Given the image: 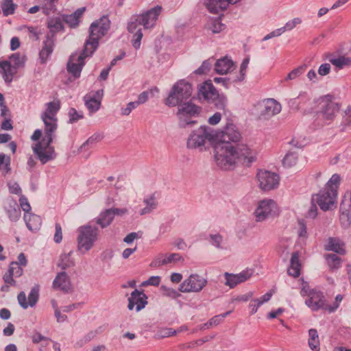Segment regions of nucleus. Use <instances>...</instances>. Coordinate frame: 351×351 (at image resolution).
Here are the masks:
<instances>
[{
  "mask_svg": "<svg viewBox=\"0 0 351 351\" xmlns=\"http://www.w3.org/2000/svg\"><path fill=\"white\" fill-rule=\"evenodd\" d=\"M344 245V243L339 239L329 238L326 245V249L343 255L346 253Z\"/></svg>",
  "mask_w": 351,
  "mask_h": 351,
  "instance_id": "obj_33",
  "label": "nucleus"
},
{
  "mask_svg": "<svg viewBox=\"0 0 351 351\" xmlns=\"http://www.w3.org/2000/svg\"><path fill=\"white\" fill-rule=\"evenodd\" d=\"M306 66L301 65L289 72L285 78V81L293 80L302 75L306 71Z\"/></svg>",
  "mask_w": 351,
  "mask_h": 351,
  "instance_id": "obj_41",
  "label": "nucleus"
},
{
  "mask_svg": "<svg viewBox=\"0 0 351 351\" xmlns=\"http://www.w3.org/2000/svg\"><path fill=\"white\" fill-rule=\"evenodd\" d=\"M207 283V279L204 276L192 274L180 284L179 291L182 293H199Z\"/></svg>",
  "mask_w": 351,
  "mask_h": 351,
  "instance_id": "obj_11",
  "label": "nucleus"
},
{
  "mask_svg": "<svg viewBox=\"0 0 351 351\" xmlns=\"http://www.w3.org/2000/svg\"><path fill=\"white\" fill-rule=\"evenodd\" d=\"M258 187L261 191H269L279 185L280 178L278 174L267 170H259L256 173Z\"/></svg>",
  "mask_w": 351,
  "mask_h": 351,
  "instance_id": "obj_13",
  "label": "nucleus"
},
{
  "mask_svg": "<svg viewBox=\"0 0 351 351\" xmlns=\"http://www.w3.org/2000/svg\"><path fill=\"white\" fill-rule=\"evenodd\" d=\"M147 297L143 291L135 289L131 293L130 297L128 298V308L132 311L135 307L136 311H140L147 305Z\"/></svg>",
  "mask_w": 351,
  "mask_h": 351,
  "instance_id": "obj_17",
  "label": "nucleus"
},
{
  "mask_svg": "<svg viewBox=\"0 0 351 351\" xmlns=\"http://www.w3.org/2000/svg\"><path fill=\"white\" fill-rule=\"evenodd\" d=\"M210 243L213 245L217 248H221L223 237L219 234H213L210 235Z\"/></svg>",
  "mask_w": 351,
  "mask_h": 351,
  "instance_id": "obj_56",
  "label": "nucleus"
},
{
  "mask_svg": "<svg viewBox=\"0 0 351 351\" xmlns=\"http://www.w3.org/2000/svg\"><path fill=\"white\" fill-rule=\"evenodd\" d=\"M300 285V295L303 297H309L315 289H311L307 282H305L303 279L299 280Z\"/></svg>",
  "mask_w": 351,
  "mask_h": 351,
  "instance_id": "obj_49",
  "label": "nucleus"
},
{
  "mask_svg": "<svg viewBox=\"0 0 351 351\" xmlns=\"http://www.w3.org/2000/svg\"><path fill=\"white\" fill-rule=\"evenodd\" d=\"M60 105L58 101H53L47 104V109L43 113L41 118L45 123V132H53L57 129V112Z\"/></svg>",
  "mask_w": 351,
  "mask_h": 351,
  "instance_id": "obj_12",
  "label": "nucleus"
},
{
  "mask_svg": "<svg viewBox=\"0 0 351 351\" xmlns=\"http://www.w3.org/2000/svg\"><path fill=\"white\" fill-rule=\"evenodd\" d=\"M211 65L212 63L210 62V60L204 61L202 66L195 71V73L197 74H204L210 70Z\"/></svg>",
  "mask_w": 351,
  "mask_h": 351,
  "instance_id": "obj_61",
  "label": "nucleus"
},
{
  "mask_svg": "<svg viewBox=\"0 0 351 351\" xmlns=\"http://www.w3.org/2000/svg\"><path fill=\"white\" fill-rule=\"evenodd\" d=\"M326 259L328 264L331 269H338L341 266V258L336 254H328Z\"/></svg>",
  "mask_w": 351,
  "mask_h": 351,
  "instance_id": "obj_43",
  "label": "nucleus"
},
{
  "mask_svg": "<svg viewBox=\"0 0 351 351\" xmlns=\"http://www.w3.org/2000/svg\"><path fill=\"white\" fill-rule=\"evenodd\" d=\"M178 106V116L180 121L184 124H189L190 122L188 120L189 118L197 115L201 110V108L192 104L191 102L180 103Z\"/></svg>",
  "mask_w": 351,
  "mask_h": 351,
  "instance_id": "obj_15",
  "label": "nucleus"
},
{
  "mask_svg": "<svg viewBox=\"0 0 351 351\" xmlns=\"http://www.w3.org/2000/svg\"><path fill=\"white\" fill-rule=\"evenodd\" d=\"M219 94L213 84L210 82H205L199 88V97L208 101H214L217 98Z\"/></svg>",
  "mask_w": 351,
  "mask_h": 351,
  "instance_id": "obj_23",
  "label": "nucleus"
},
{
  "mask_svg": "<svg viewBox=\"0 0 351 351\" xmlns=\"http://www.w3.org/2000/svg\"><path fill=\"white\" fill-rule=\"evenodd\" d=\"M45 134L42 140L32 147L34 153L42 164H46L56 157L54 147L51 145L54 137V132H45Z\"/></svg>",
  "mask_w": 351,
  "mask_h": 351,
  "instance_id": "obj_6",
  "label": "nucleus"
},
{
  "mask_svg": "<svg viewBox=\"0 0 351 351\" xmlns=\"http://www.w3.org/2000/svg\"><path fill=\"white\" fill-rule=\"evenodd\" d=\"M298 156L296 153L289 152L286 154L283 158L282 163L286 167L290 168L294 167L298 163Z\"/></svg>",
  "mask_w": 351,
  "mask_h": 351,
  "instance_id": "obj_38",
  "label": "nucleus"
},
{
  "mask_svg": "<svg viewBox=\"0 0 351 351\" xmlns=\"http://www.w3.org/2000/svg\"><path fill=\"white\" fill-rule=\"evenodd\" d=\"M239 0H203L204 5L213 14L225 10L229 4H234Z\"/></svg>",
  "mask_w": 351,
  "mask_h": 351,
  "instance_id": "obj_19",
  "label": "nucleus"
},
{
  "mask_svg": "<svg viewBox=\"0 0 351 351\" xmlns=\"http://www.w3.org/2000/svg\"><path fill=\"white\" fill-rule=\"evenodd\" d=\"M63 16L49 18L47 21V27L49 29L51 33L49 34L54 36L55 33L63 30Z\"/></svg>",
  "mask_w": 351,
  "mask_h": 351,
  "instance_id": "obj_36",
  "label": "nucleus"
},
{
  "mask_svg": "<svg viewBox=\"0 0 351 351\" xmlns=\"http://www.w3.org/2000/svg\"><path fill=\"white\" fill-rule=\"evenodd\" d=\"M341 183V177L335 173L329 179L324 189L312 197V202H315L320 209L326 211L336 207L338 195V189Z\"/></svg>",
  "mask_w": 351,
  "mask_h": 351,
  "instance_id": "obj_3",
  "label": "nucleus"
},
{
  "mask_svg": "<svg viewBox=\"0 0 351 351\" xmlns=\"http://www.w3.org/2000/svg\"><path fill=\"white\" fill-rule=\"evenodd\" d=\"M9 191L11 193L19 195L21 193V189L19 184L14 181H11L8 184Z\"/></svg>",
  "mask_w": 351,
  "mask_h": 351,
  "instance_id": "obj_60",
  "label": "nucleus"
},
{
  "mask_svg": "<svg viewBox=\"0 0 351 351\" xmlns=\"http://www.w3.org/2000/svg\"><path fill=\"white\" fill-rule=\"evenodd\" d=\"M24 219L27 228L32 231L38 230L42 223V220L40 216L35 214L25 213L24 215Z\"/></svg>",
  "mask_w": 351,
  "mask_h": 351,
  "instance_id": "obj_35",
  "label": "nucleus"
},
{
  "mask_svg": "<svg viewBox=\"0 0 351 351\" xmlns=\"http://www.w3.org/2000/svg\"><path fill=\"white\" fill-rule=\"evenodd\" d=\"M43 12L46 15L54 13L56 11V6L55 3L49 0H43V3L41 5Z\"/></svg>",
  "mask_w": 351,
  "mask_h": 351,
  "instance_id": "obj_46",
  "label": "nucleus"
},
{
  "mask_svg": "<svg viewBox=\"0 0 351 351\" xmlns=\"http://www.w3.org/2000/svg\"><path fill=\"white\" fill-rule=\"evenodd\" d=\"M8 270L14 276L15 278L20 277L23 274V269L21 266L16 262H12L10 265Z\"/></svg>",
  "mask_w": 351,
  "mask_h": 351,
  "instance_id": "obj_53",
  "label": "nucleus"
},
{
  "mask_svg": "<svg viewBox=\"0 0 351 351\" xmlns=\"http://www.w3.org/2000/svg\"><path fill=\"white\" fill-rule=\"evenodd\" d=\"M162 11V7L157 5L147 12L133 16L128 23V31L134 34L132 42L133 47L138 49L141 47V40L143 38L141 28L140 25H143L145 29H149L154 27L158 16Z\"/></svg>",
  "mask_w": 351,
  "mask_h": 351,
  "instance_id": "obj_2",
  "label": "nucleus"
},
{
  "mask_svg": "<svg viewBox=\"0 0 351 351\" xmlns=\"http://www.w3.org/2000/svg\"><path fill=\"white\" fill-rule=\"evenodd\" d=\"M53 287L56 289L67 291L71 287V282L67 274L63 271L57 274L53 282Z\"/></svg>",
  "mask_w": 351,
  "mask_h": 351,
  "instance_id": "obj_27",
  "label": "nucleus"
},
{
  "mask_svg": "<svg viewBox=\"0 0 351 351\" xmlns=\"http://www.w3.org/2000/svg\"><path fill=\"white\" fill-rule=\"evenodd\" d=\"M138 107V103H135V101L129 102L127 104L126 108L121 109V114L124 116H128L130 114L132 110Z\"/></svg>",
  "mask_w": 351,
  "mask_h": 351,
  "instance_id": "obj_58",
  "label": "nucleus"
},
{
  "mask_svg": "<svg viewBox=\"0 0 351 351\" xmlns=\"http://www.w3.org/2000/svg\"><path fill=\"white\" fill-rule=\"evenodd\" d=\"M143 203L145 204V207L140 210L139 214L141 215L149 214L157 208L158 203L156 194L154 193L146 196L143 199Z\"/></svg>",
  "mask_w": 351,
  "mask_h": 351,
  "instance_id": "obj_31",
  "label": "nucleus"
},
{
  "mask_svg": "<svg viewBox=\"0 0 351 351\" xmlns=\"http://www.w3.org/2000/svg\"><path fill=\"white\" fill-rule=\"evenodd\" d=\"M18 302L21 307L26 309L29 306H34L38 299V289L34 287L32 289L29 295L28 302H27L26 295L24 292H21L17 297Z\"/></svg>",
  "mask_w": 351,
  "mask_h": 351,
  "instance_id": "obj_22",
  "label": "nucleus"
},
{
  "mask_svg": "<svg viewBox=\"0 0 351 351\" xmlns=\"http://www.w3.org/2000/svg\"><path fill=\"white\" fill-rule=\"evenodd\" d=\"M219 135L214 129L208 126H201L189 135L186 146L189 149L203 151L218 140Z\"/></svg>",
  "mask_w": 351,
  "mask_h": 351,
  "instance_id": "obj_4",
  "label": "nucleus"
},
{
  "mask_svg": "<svg viewBox=\"0 0 351 351\" xmlns=\"http://www.w3.org/2000/svg\"><path fill=\"white\" fill-rule=\"evenodd\" d=\"M192 88L190 84L184 80L178 82L169 93L166 104L171 106H176L180 103L189 99L191 95Z\"/></svg>",
  "mask_w": 351,
  "mask_h": 351,
  "instance_id": "obj_9",
  "label": "nucleus"
},
{
  "mask_svg": "<svg viewBox=\"0 0 351 351\" xmlns=\"http://www.w3.org/2000/svg\"><path fill=\"white\" fill-rule=\"evenodd\" d=\"M110 21L108 16H103L91 23L89 28V38L84 45L85 51L93 54L99 45V39L108 31Z\"/></svg>",
  "mask_w": 351,
  "mask_h": 351,
  "instance_id": "obj_5",
  "label": "nucleus"
},
{
  "mask_svg": "<svg viewBox=\"0 0 351 351\" xmlns=\"http://www.w3.org/2000/svg\"><path fill=\"white\" fill-rule=\"evenodd\" d=\"M253 275V270L250 269H247L245 270H243L239 274H237V279L238 285L245 282L246 280H249Z\"/></svg>",
  "mask_w": 351,
  "mask_h": 351,
  "instance_id": "obj_51",
  "label": "nucleus"
},
{
  "mask_svg": "<svg viewBox=\"0 0 351 351\" xmlns=\"http://www.w3.org/2000/svg\"><path fill=\"white\" fill-rule=\"evenodd\" d=\"M103 94V90H99L93 95L89 94L84 97L85 105L90 113H94L100 108Z\"/></svg>",
  "mask_w": 351,
  "mask_h": 351,
  "instance_id": "obj_20",
  "label": "nucleus"
},
{
  "mask_svg": "<svg viewBox=\"0 0 351 351\" xmlns=\"http://www.w3.org/2000/svg\"><path fill=\"white\" fill-rule=\"evenodd\" d=\"M160 289L164 296L169 297L171 299H176L181 296V294L180 293V291L179 290L177 291L173 288L162 286Z\"/></svg>",
  "mask_w": 351,
  "mask_h": 351,
  "instance_id": "obj_42",
  "label": "nucleus"
},
{
  "mask_svg": "<svg viewBox=\"0 0 351 351\" xmlns=\"http://www.w3.org/2000/svg\"><path fill=\"white\" fill-rule=\"evenodd\" d=\"M70 252L68 254H63L60 256V259L58 263V266L63 269L72 267L74 263L73 261L71 258Z\"/></svg>",
  "mask_w": 351,
  "mask_h": 351,
  "instance_id": "obj_39",
  "label": "nucleus"
},
{
  "mask_svg": "<svg viewBox=\"0 0 351 351\" xmlns=\"http://www.w3.org/2000/svg\"><path fill=\"white\" fill-rule=\"evenodd\" d=\"M339 219L341 225L344 227H348L351 224V217L348 213H342Z\"/></svg>",
  "mask_w": 351,
  "mask_h": 351,
  "instance_id": "obj_59",
  "label": "nucleus"
},
{
  "mask_svg": "<svg viewBox=\"0 0 351 351\" xmlns=\"http://www.w3.org/2000/svg\"><path fill=\"white\" fill-rule=\"evenodd\" d=\"M282 110V106L277 100L267 98L261 101L257 104V110L260 119L269 120L278 114Z\"/></svg>",
  "mask_w": 351,
  "mask_h": 351,
  "instance_id": "obj_10",
  "label": "nucleus"
},
{
  "mask_svg": "<svg viewBox=\"0 0 351 351\" xmlns=\"http://www.w3.org/2000/svg\"><path fill=\"white\" fill-rule=\"evenodd\" d=\"M160 282V276H151L148 280L144 281L142 283L143 286H158Z\"/></svg>",
  "mask_w": 351,
  "mask_h": 351,
  "instance_id": "obj_62",
  "label": "nucleus"
},
{
  "mask_svg": "<svg viewBox=\"0 0 351 351\" xmlns=\"http://www.w3.org/2000/svg\"><path fill=\"white\" fill-rule=\"evenodd\" d=\"M299 253L293 252L290 261V267L288 269V274L293 277H298L300 274L301 264L299 261Z\"/></svg>",
  "mask_w": 351,
  "mask_h": 351,
  "instance_id": "obj_34",
  "label": "nucleus"
},
{
  "mask_svg": "<svg viewBox=\"0 0 351 351\" xmlns=\"http://www.w3.org/2000/svg\"><path fill=\"white\" fill-rule=\"evenodd\" d=\"M86 11L85 7H82L77 9L73 14H64L63 16L64 22L69 25L71 27H75L79 25L80 19Z\"/></svg>",
  "mask_w": 351,
  "mask_h": 351,
  "instance_id": "obj_29",
  "label": "nucleus"
},
{
  "mask_svg": "<svg viewBox=\"0 0 351 351\" xmlns=\"http://www.w3.org/2000/svg\"><path fill=\"white\" fill-rule=\"evenodd\" d=\"M297 233L298 238L302 241L306 240L308 237L306 225L303 220L298 221Z\"/></svg>",
  "mask_w": 351,
  "mask_h": 351,
  "instance_id": "obj_44",
  "label": "nucleus"
},
{
  "mask_svg": "<svg viewBox=\"0 0 351 351\" xmlns=\"http://www.w3.org/2000/svg\"><path fill=\"white\" fill-rule=\"evenodd\" d=\"M343 298V297L342 295H341V294L337 295L335 297V301L334 302L332 306L328 305L327 310L329 312H333V311H336L338 308V307L339 306V304L341 302Z\"/></svg>",
  "mask_w": 351,
  "mask_h": 351,
  "instance_id": "obj_63",
  "label": "nucleus"
},
{
  "mask_svg": "<svg viewBox=\"0 0 351 351\" xmlns=\"http://www.w3.org/2000/svg\"><path fill=\"white\" fill-rule=\"evenodd\" d=\"M249 62V58H245L243 60L240 66V76L238 78L239 81H242L244 80Z\"/></svg>",
  "mask_w": 351,
  "mask_h": 351,
  "instance_id": "obj_57",
  "label": "nucleus"
},
{
  "mask_svg": "<svg viewBox=\"0 0 351 351\" xmlns=\"http://www.w3.org/2000/svg\"><path fill=\"white\" fill-rule=\"evenodd\" d=\"M339 110L337 104L332 101L326 102L322 107L321 114L326 120L332 121Z\"/></svg>",
  "mask_w": 351,
  "mask_h": 351,
  "instance_id": "obj_28",
  "label": "nucleus"
},
{
  "mask_svg": "<svg viewBox=\"0 0 351 351\" xmlns=\"http://www.w3.org/2000/svg\"><path fill=\"white\" fill-rule=\"evenodd\" d=\"M18 68L12 65L8 60L0 61V74L2 75L5 82H11Z\"/></svg>",
  "mask_w": 351,
  "mask_h": 351,
  "instance_id": "obj_24",
  "label": "nucleus"
},
{
  "mask_svg": "<svg viewBox=\"0 0 351 351\" xmlns=\"http://www.w3.org/2000/svg\"><path fill=\"white\" fill-rule=\"evenodd\" d=\"M223 276L226 280L224 285L230 289L235 287L238 285L236 274L225 272Z\"/></svg>",
  "mask_w": 351,
  "mask_h": 351,
  "instance_id": "obj_50",
  "label": "nucleus"
},
{
  "mask_svg": "<svg viewBox=\"0 0 351 351\" xmlns=\"http://www.w3.org/2000/svg\"><path fill=\"white\" fill-rule=\"evenodd\" d=\"M184 262V258L178 253L160 254L150 263L152 267H159L171 263Z\"/></svg>",
  "mask_w": 351,
  "mask_h": 351,
  "instance_id": "obj_16",
  "label": "nucleus"
},
{
  "mask_svg": "<svg viewBox=\"0 0 351 351\" xmlns=\"http://www.w3.org/2000/svg\"><path fill=\"white\" fill-rule=\"evenodd\" d=\"M215 153L217 166L225 170L234 169L238 162L249 165L256 161L258 154L246 144L234 146L228 142L216 143Z\"/></svg>",
  "mask_w": 351,
  "mask_h": 351,
  "instance_id": "obj_1",
  "label": "nucleus"
},
{
  "mask_svg": "<svg viewBox=\"0 0 351 351\" xmlns=\"http://www.w3.org/2000/svg\"><path fill=\"white\" fill-rule=\"evenodd\" d=\"M328 61L338 70L351 66V58L346 56L330 55Z\"/></svg>",
  "mask_w": 351,
  "mask_h": 351,
  "instance_id": "obj_30",
  "label": "nucleus"
},
{
  "mask_svg": "<svg viewBox=\"0 0 351 351\" xmlns=\"http://www.w3.org/2000/svg\"><path fill=\"white\" fill-rule=\"evenodd\" d=\"M220 138V141L217 143L237 142L241 138V134L234 125L229 124L221 132Z\"/></svg>",
  "mask_w": 351,
  "mask_h": 351,
  "instance_id": "obj_21",
  "label": "nucleus"
},
{
  "mask_svg": "<svg viewBox=\"0 0 351 351\" xmlns=\"http://www.w3.org/2000/svg\"><path fill=\"white\" fill-rule=\"evenodd\" d=\"M230 313H231V311H228L225 313L214 316L213 317H212L211 319H209L210 322L211 323V325L213 326L219 325L220 323H221L223 321L225 317L227 315H228Z\"/></svg>",
  "mask_w": 351,
  "mask_h": 351,
  "instance_id": "obj_55",
  "label": "nucleus"
},
{
  "mask_svg": "<svg viewBox=\"0 0 351 351\" xmlns=\"http://www.w3.org/2000/svg\"><path fill=\"white\" fill-rule=\"evenodd\" d=\"M16 5L12 0H4L2 3L1 8L5 16L12 14L14 12Z\"/></svg>",
  "mask_w": 351,
  "mask_h": 351,
  "instance_id": "obj_47",
  "label": "nucleus"
},
{
  "mask_svg": "<svg viewBox=\"0 0 351 351\" xmlns=\"http://www.w3.org/2000/svg\"><path fill=\"white\" fill-rule=\"evenodd\" d=\"M114 219L113 212L111 209H106L101 212L96 218L95 223L101 228H105L110 226Z\"/></svg>",
  "mask_w": 351,
  "mask_h": 351,
  "instance_id": "obj_32",
  "label": "nucleus"
},
{
  "mask_svg": "<svg viewBox=\"0 0 351 351\" xmlns=\"http://www.w3.org/2000/svg\"><path fill=\"white\" fill-rule=\"evenodd\" d=\"M302 19L300 17H295L291 20H289L287 21L285 25L280 27L282 32H285L287 31H291L293 29H294L297 25H300L302 23Z\"/></svg>",
  "mask_w": 351,
  "mask_h": 351,
  "instance_id": "obj_48",
  "label": "nucleus"
},
{
  "mask_svg": "<svg viewBox=\"0 0 351 351\" xmlns=\"http://www.w3.org/2000/svg\"><path fill=\"white\" fill-rule=\"evenodd\" d=\"M77 250L82 254L89 251L98 239L99 230L97 227L83 226L77 230Z\"/></svg>",
  "mask_w": 351,
  "mask_h": 351,
  "instance_id": "obj_7",
  "label": "nucleus"
},
{
  "mask_svg": "<svg viewBox=\"0 0 351 351\" xmlns=\"http://www.w3.org/2000/svg\"><path fill=\"white\" fill-rule=\"evenodd\" d=\"M9 62L16 68L23 64L24 58L19 53H14L10 56Z\"/></svg>",
  "mask_w": 351,
  "mask_h": 351,
  "instance_id": "obj_54",
  "label": "nucleus"
},
{
  "mask_svg": "<svg viewBox=\"0 0 351 351\" xmlns=\"http://www.w3.org/2000/svg\"><path fill=\"white\" fill-rule=\"evenodd\" d=\"M279 213V207L272 199L265 198L258 201L254 211L256 221L263 222L269 218L277 216Z\"/></svg>",
  "mask_w": 351,
  "mask_h": 351,
  "instance_id": "obj_8",
  "label": "nucleus"
},
{
  "mask_svg": "<svg viewBox=\"0 0 351 351\" xmlns=\"http://www.w3.org/2000/svg\"><path fill=\"white\" fill-rule=\"evenodd\" d=\"M95 337V333L94 332L91 331V332H88V334H86L83 337V339H82L81 340L77 341V344L78 346L82 347V346H84L86 343L89 342Z\"/></svg>",
  "mask_w": 351,
  "mask_h": 351,
  "instance_id": "obj_64",
  "label": "nucleus"
},
{
  "mask_svg": "<svg viewBox=\"0 0 351 351\" xmlns=\"http://www.w3.org/2000/svg\"><path fill=\"white\" fill-rule=\"evenodd\" d=\"M69 117L70 123H73L83 118V113L77 112L75 108H71L69 110Z\"/></svg>",
  "mask_w": 351,
  "mask_h": 351,
  "instance_id": "obj_52",
  "label": "nucleus"
},
{
  "mask_svg": "<svg viewBox=\"0 0 351 351\" xmlns=\"http://www.w3.org/2000/svg\"><path fill=\"white\" fill-rule=\"evenodd\" d=\"M177 334V331L171 328H162L157 330L156 336L158 339L169 337Z\"/></svg>",
  "mask_w": 351,
  "mask_h": 351,
  "instance_id": "obj_45",
  "label": "nucleus"
},
{
  "mask_svg": "<svg viewBox=\"0 0 351 351\" xmlns=\"http://www.w3.org/2000/svg\"><path fill=\"white\" fill-rule=\"evenodd\" d=\"M308 346L313 351H319V340L317 330L311 328L308 330Z\"/></svg>",
  "mask_w": 351,
  "mask_h": 351,
  "instance_id": "obj_37",
  "label": "nucleus"
},
{
  "mask_svg": "<svg viewBox=\"0 0 351 351\" xmlns=\"http://www.w3.org/2000/svg\"><path fill=\"white\" fill-rule=\"evenodd\" d=\"M208 29L213 34H218L225 29V25L219 19H213L208 24Z\"/></svg>",
  "mask_w": 351,
  "mask_h": 351,
  "instance_id": "obj_40",
  "label": "nucleus"
},
{
  "mask_svg": "<svg viewBox=\"0 0 351 351\" xmlns=\"http://www.w3.org/2000/svg\"><path fill=\"white\" fill-rule=\"evenodd\" d=\"M305 304L313 311L319 309L327 310L328 304L326 303L325 297L322 292L315 290L305 300Z\"/></svg>",
  "mask_w": 351,
  "mask_h": 351,
  "instance_id": "obj_18",
  "label": "nucleus"
},
{
  "mask_svg": "<svg viewBox=\"0 0 351 351\" xmlns=\"http://www.w3.org/2000/svg\"><path fill=\"white\" fill-rule=\"evenodd\" d=\"M91 55L88 52L86 53L85 48H84L82 53L79 56H77L75 54L72 55L67 64V71L69 73H71L75 78L79 77L82 66L84 64V59Z\"/></svg>",
  "mask_w": 351,
  "mask_h": 351,
  "instance_id": "obj_14",
  "label": "nucleus"
},
{
  "mask_svg": "<svg viewBox=\"0 0 351 351\" xmlns=\"http://www.w3.org/2000/svg\"><path fill=\"white\" fill-rule=\"evenodd\" d=\"M234 69V62L227 56L217 60L215 64V71L220 75H224Z\"/></svg>",
  "mask_w": 351,
  "mask_h": 351,
  "instance_id": "obj_25",
  "label": "nucleus"
},
{
  "mask_svg": "<svg viewBox=\"0 0 351 351\" xmlns=\"http://www.w3.org/2000/svg\"><path fill=\"white\" fill-rule=\"evenodd\" d=\"M53 35L47 34L43 43V47L40 51L39 56L41 63H45L53 50Z\"/></svg>",
  "mask_w": 351,
  "mask_h": 351,
  "instance_id": "obj_26",
  "label": "nucleus"
}]
</instances>
